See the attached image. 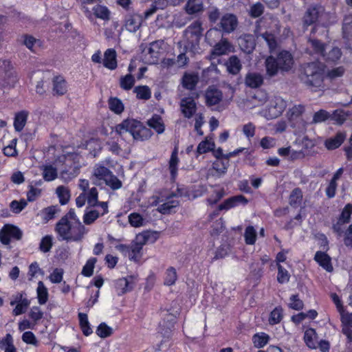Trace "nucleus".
Returning a JSON list of instances; mask_svg holds the SVG:
<instances>
[{"instance_id":"nucleus-1","label":"nucleus","mask_w":352,"mask_h":352,"mask_svg":"<svg viewBox=\"0 0 352 352\" xmlns=\"http://www.w3.org/2000/svg\"><path fill=\"white\" fill-rule=\"evenodd\" d=\"M298 78L302 84L311 91L325 89V65L319 61L305 63L300 66Z\"/></svg>"},{"instance_id":"nucleus-2","label":"nucleus","mask_w":352,"mask_h":352,"mask_svg":"<svg viewBox=\"0 0 352 352\" xmlns=\"http://www.w3.org/2000/svg\"><path fill=\"white\" fill-rule=\"evenodd\" d=\"M55 230L61 239L67 241H80L86 233L85 227L72 208L56 223Z\"/></svg>"},{"instance_id":"nucleus-3","label":"nucleus","mask_w":352,"mask_h":352,"mask_svg":"<svg viewBox=\"0 0 352 352\" xmlns=\"http://www.w3.org/2000/svg\"><path fill=\"white\" fill-rule=\"evenodd\" d=\"M294 63V57L288 51L283 50L276 56L271 55L265 61L266 75L269 77H274L278 72H289L292 69Z\"/></svg>"},{"instance_id":"nucleus-4","label":"nucleus","mask_w":352,"mask_h":352,"mask_svg":"<svg viewBox=\"0 0 352 352\" xmlns=\"http://www.w3.org/2000/svg\"><path fill=\"white\" fill-rule=\"evenodd\" d=\"M116 132L120 135L129 132L133 136V140L136 141L147 140L153 134L149 128L145 126L140 121L133 118L125 119L117 124Z\"/></svg>"},{"instance_id":"nucleus-5","label":"nucleus","mask_w":352,"mask_h":352,"mask_svg":"<svg viewBox=\"0 0 352 352\" xmlns=\"http://www.w3.org/2000/svg\"><path fill=\"white\" fill-rule=\"evenodd\" d=\"M202 32L201 23L199 21H197L190 24L184 31V37L187 41L186 47L196 50L199 47Z\"/></svg>"},{"instance_id":"nucleus-6","label":"nucleus","mask_w":352,"mask_h":352,"mask_svg":"<svg viewBox=\"0 0 352 352\" xmlns=\"http://www.w3.org/2000/svg\"><path fill=\"white\" fill-rule=\"evenodd\" d=\"M287 107V102L280 96H274L264 111V116L267 120H272L280 116Z\"/></svg>"},{"instance_id":"nucleus-7","label":"nucleus","mask_w":352,"mask_h":352,"mask_svg":"<svg viewBox=\"0 0 352 352\" xmlns=\"http://www.w3.org/2000/svg\"><path fill=\"white\" fill-rule=\"evenodd\" d=\"M162 320L160 322L158 331L164 338L169 339L176 322L177 314L165 310L162 311Z\"/></svg>"},{"instance_id":"nucleus-8","label":"nucleus","mask_w":352,"mask_h":352,"mask_svg":"<svg viewBox=\"0 0 352 352\" xmlns=\"http://www.w3.org/2000/svg\"><path fill=\"white\" fill-rule=\"evenodd\" d=\"M324 13V8L318 4L309 6L302 17L304 26H309L319 21Z\"/></svg>"},{"instance_id":"nucleus-9","label":"nucleus","mask_w":352,"mask_h":352,"mask_svg":"<svg viewBox=\"0 0 352 352\" xmlns=\"http://www.w3.org/2000/svg\"><path fill=\"white\" fill-rule=\"evenodd\" d=\"M22 236V231L14 225L6 224L0 230V241L3 245H9L11 238L20 240Z\"/></svg>"},{"instance_id":"nucleus-10","label":"nucleus","mask_w":352,"mask_h":352,"mask_svg":"<svg viewBox=\"0 0 352 352\" xmlns=\"http://www.w3.org/2000/svg\"><path fill=\"white\" fill-rule=\"evenodd\" d=\"M210 58L214 59L217 57L226 55L230 52H234V48L232 44L228 38H223L219 42L212 45Z\"/></svg>"},{"instance_id":"nucleus-11","label":"nucleus","mask_w":352,"mask_h":352,"mask_svg":"<svg viewBox=\"0 0 352 352\" xmlns=\"http://www.w3.org/2000/svg\"><path fill=\"white\" fill-rule=\"evenodd\" d=\"M136 280L134 276L119 278L115 282V287L118 295H122L133 289Z\"/></svg>"},{"instance_id":"nucleus-12","label":"nucleus","mask_w":352,"mask_h":352,"mask_svg":"<svg viewBox=\"0 0 352 352\" xmlns=\"http://www.w3.org/2000/svg\"><path fill=\"white\" fill-rule=\"evenodd\" d=\"M180 109L186 118H191L197 111V104L192 97H186L180 101Z\"/></svg>"},{"instance_id":"nucleus-13","label":"nucleus","mask_w":352,"mask_h":352,"mask_svg":"<svg viewBox=\"0 0 352 352\" xmlns=\"http://www.w3.org/2000/svg\"><path fill=\"white\" fill-rule=\"evenodd\" d=\"M238 25L236 16L233 14H224L220 21V28L226 33L233 32Z\"/></svg>"},{"instance_id":"nucleus-14","label":"nucleus","mask_w":352,"mask_h":352,"mask_svg":"<svg viewBox=\"0 0 352 352\" xmlns=\"http://www.w3.org/2000/svg\"><path fill=\"white\" fill-rule=\"evenodd\" d=\"M263 82V76L258 72H249L245 76L244 83L248 87L256 89L260 87Z\"/></svg>"},{"instance_id":"nucleus-15","label":"nucleus","mask_w":352,"mask_h":352,"mask_svg":"<svg viewBox=\"0 0 352 352\" xmlns=\"http://www.w3.org/2000/svg\"><path fill=\"white\" fill-rule=\"evenodd\" d=\"M163 41H156L150 44L148 49V54L150 55V59L148 60L150 64L157 63L160 55L163 53Z\"/></svg>"},{"instance_id":"nucleus-16","label":"nucleus","mask_w":352,"mask_h":352,"mask_svg":"<svg viewBox=\"0 0 352 352\" xmlns=\"http://www.w3.org/2000/svg\"><path fill=\"white\" fill-rule=\"evenodd\" d=\"M179 201L175 194H171L166 198L165 202L160 204L157 210L163 214H170L173 212V209L178 207Z\"/></svg>"},{"instance_id":"nucleus-17","label":"nucleus","mask_w":352,"mask_h":352,"mask_svg":"<svg viewBox=\"0 0 352 352\" xmlns=\"http://www.w3.org/2000/svg\"><path fill=\"white\" fill-rule=\"evenodd\" d=\"M206 104L208 107L219 104L223 98L221 91L214 87H209L205 94Z\"/></svg>"},{"instance_id":"nucleus-18","label":"nucleus","mask_w":352,"mask_h":352,"mask_svg":"<svg viewBox=\"0 0 352 352\" xmlns=\"http://www.w3.org/2000/svg\"><path fill=\"white\" fill-rule=\"evenodd\" d=\"M248 202V199L243 195H239L226 199L222 204L219 205L218 209L219 210H228L239 204L245 205Z\"/></svg>"},{"instance_id":"nucleus-19","label":"nucleus","mask_w":352,"mask_h":352,"mask_svg":"<svg viewBox=\"0 0 352 352\" xmlns=\"http://www.w3.org/2000/svg\"><path fill=\"white\" fill-rule=\"evenodd\" d=\"M314 261L328 272H331L333 267L331 263V258L325 252L317 251L315 254Z\"/></svg>"},{"instance_id":"nucleus-20","label":"nucleus","mask_w":352,"mask_h":352,"mask_svg":"<svg viewBox=\"0 0 352 352\" xmlns=\"http://www.w3.org/2000/svg\"><path fill=\"white\" fill-rule=\"evenodd\" d=\"M346 133L343 131L338 132L335 136L329 138L324 141V146L328 150L338 148L344 142Z\"/></svg>"},{"instance_id":"nucleus-21","label":"nucleus","mask_w":352,"mask_h":352,"mask_svg":"<svg viewBox=\"0 0 352 352\" xmlns=\"http://www.w3.org/2000/svg\"><path fill=\"white\" fill-rule=\"evenodd\" d=\"M52 93L54 96H63L67 91V84L61 76H55L52 80Z\"/></svg>"},{"instance_id":"nucleus-22","label":"nucleus","mask_w":352,"mask_h":352,"mask_svg":"<svg viewBox=\"0 0 352 352\" xmlns=\"http://www.w3.org/2000/svg\"><path fill=\"white\" fill-rule=\"evenodd\" d=\"M142 23L141 15L137 14L129 15L125 21V28L131 32H135L140 28Z\"/></svg>"},{"instance_id":"nucleus-23","label":"nucleus","mask_w":352,"mask_h":352,"mask_svg":"<svg viewBox=\"0 0 352 352\" xmlns=\"http://www.w3.org/2000/svg\"><path fill=\"white\" fill-rule=\"evenodd\" d=\"M116 52L114 49H107L104 54L103 65L111 70L117 67Z\"/></svg>"},{"instance_id":"nucleus-24","label":"nucleus","mask_w":352,"mask_h":352,"mask_svg":"<svg viewBox=\"0 0 352 352\" xmlns=\"http://www.w3.org/2000/svg\"><path fill=\"white\" fill-rule=\"evenodd\" d=\"M199 82V76L196 74L185 73L182 77V83L184 88L193 90Z\"/></svg>"},{"instance_id":"nucleus-25","label":"nucleus","mask_w":352,"mask_h":352,"mask_svg":"<svg viewBox=\"0 0 352 352\" xmlns=\"http://www.w3.org/2000/svg\"><path fill=\"white\" fill-rule=\"evenodd\" d=\"M112 172L107 167L102 165H96L94 169L92 179L94 184L98 185V184L95 179L104 180Z\"/></svg>"},{"instance_id":"nucleus-26","label":"nucleus","mask_w":352,"mask_h":352,"mask_svg":"<svg viewBox=\"0 0 352 352\" xmlns=\"http://www.w3.org/2000/svg\"><path fill=\"white\" fill-rule=\"evenodd\" d=\"M226 65L228 72L233 75L237 74L242 68L239 58L235 55L231 56L229 58Z\"/></svg>"},{"instance_id":"nucleus-27","label":"nucleus","mask_w":352,"mask_h":352,"mask_svg":"<svg viewBox=\"0 0 352 352\" xmlns=\"http://www.w3.org/2000/svg\"><path fill=\"white\" fill-rule=\"evenodd\" d=\"M223 34L220 30L217 28H211L207 31L206 34V41L210 46H212L216 43L222 39Z\"/></svg>"},{"instance_id":"nucleus-28","label":"nucleus","mask_w":352,"mask_h":352,"mask_svg":"<svg viewBox=\"0 0 352 352\" xmlns=\"http://www.w3.org/2000/svg\"><path fill=\"white\" fill-rule=\"evenodd\" d=\"M28 113L26 111H21L15 114L14 127L16 131H21L27 122Z\"/></svg>"},{"instance_id":"nucleus-29","label":"nucleus","mask_w":352,"mask_h":352,"mask_svg":"<svg viewBox=\"0 0 352 352\" xmlns=\"http://www.w3.org/2000/svg\"><path fill=\"white\" fill-rule=\"evenodd\" d=\"M302 201V192L300 188H294L289 197V205L293 208H298L300 206Z\"/></svg>"},{"instance_id":"nucleus-30","label":"nucleus","mask_w":352,"mask_h":352,"mask_svg":"<svg viewBox=\"0 0 352 352\" xmlns=\"http://www.w3.org/2000/svg\"><path fill=\"white\" fill-rule=\"evenodd\" d=\"M78 319L80 327L83 334L86 336L91 335L93 333V331L89 322L87 314L84 313H79Z\"/></svg>"},{"instance_id":"nucleus-31","label":"nucleus","mask_w":352,"mask_h":352,"mask_svg":"<svg viewBox=\"0 0 352 352\" xmlns=\"http://www.w3.org/2000/svg\"><path fill=\"white\" fill-rule=\"evenodd\" d=\"M0 349L4 350V352H17L16 349L13 344L12 336L8 333L0 340Z\"/></svg>"},{"instance_id":"nucleus-32","label":"nucleus","mask_w":352,"mask_h":352,"mask_svg":"<svg viewBox=\"0 0 352 352\" xmlns=\"http://www.w3.org/2000/svg\"><path fill=\"white\" fill-rule=\"evenodd\" d=\"M203 3L201 0H188L186 4V11L188 14H193L202 11Z\"/></svg>"},{"instance_id":"nucleus-33","label":"nucleus","mask_w":352,"mask_h":352,"mask_svg":"<svg viewBox=\"0 0 352 352\" xmlns=\"http://www.w3.org/2000/svg\"><path fill=\"white\" fill-rule=\"evenodd\" d=\"M316 333L314 329L309 328L305 331L304 340L310 349L316 348Z\"/></svg>"},{"instance_id":"nucleus-34","label":"nucleus","mask_w":352,"mask_h":352,"mask_svg":"<svg viewBox=\"0 0 352 352\" xmlns=\"http://www.w3.org/2000/svg\"><path fill=\"white\" fill-rule=\"evenodd\" d=\"M154 233L146 231L138 234L134 241L143 247L147 243H153L155 241V239H152Z\"/></svg>"},{"instance_id":"nucleus-35","label":"nucleus","mask_w":352,"mask_h":352,"mask_svg":"<svg viewBox=\"0 0 352 352\" xmlns=\"http://www.w3.org/2000/svg\"><path fill=\"white\" fill-rule=\"evenodd\" d=\"M36 292L38 303L40 305L45 304L48 300V292L42 281L38 283Z\"/></svg>"},{"instance_id":"nucleus-36","label":"nucleus","mask_w":352,"mask_h":352,"mask_svg":"<svg viewBox=\"0 0 352 352\" xmlns=\"http://www.w3.org/2000/svg\"><path fill=\"white\" fill-rule=\"evenodd\" d=\"M270 337L265 333H256L252 337L254 346L256 348H262L266 345L269 341Z\"/></svg>"},{"instance_id":"nucleus-37","label":"nucleus","mask_w":352,"mask_h":352,"mask_svg":"<svg viewBox=\"0 0 352 352\" xmlns=\"http://www.w3.org/2000/svg\"><path fill=\"white\" fill-rule=\"evenodd\" d=\"M133 91L138 99L147 100L151 97V91L146 85L135 87Z\"/></svg>"},{"instance_id":"nucleus-38","label":"nucleus","mask_w":352,"mask_h":352,"mask_svg":"<svg viewBox=\"0 0 352 352\" xmlns=\"http://www.w3.org/2000/svg\"><path fill=\"white\" fill-rule=\"evenodd\" d=\"M309 43L311 47L313 48L315 54L321 56L322 57H325V47L324 43L321 42L318 39H309Z\"/></svg>"},{"instance_id":"nucleus-39","label":"nucleus","mask_w":352,"mask_h":352,"mask_svg":"<svg viewBox=\"0 0 352 352\" xmlns=\"http://www.w3.org/2000/svg\"><path fill=\"white\" fill-rule=\"evenodd\" d=\"M230 165L229 162L222 160H216L212 163V168L217 172L219 176L224 175Z\"/></svg>"},{"instance_id":"nucleus-40","label":"nucleus","mask_w":352,"mask_h":352,"mask_svg":"<svg viewBox=\"0 0 352 352\" xmlns=\"http://www.w3.org/2000/svg\"><path fill=\"white\" fill-rule=\"evenodd\" d=\"M215 144L213 142L206 139L204 141H201L197 146V156L201 154L206 153L209 151H211L214 148Z\"/></svg>"},{"instance_id":"nucleus-41","label":"nucleus","mask_w":352,"mask_h":352,"mask_svg":"<svg viewBox=\"0 0 352 352\" xmlns=\"http://www.w3.org/2000/svg\"><path fill=\"white\" fill-rule=\"evenodd\" d=\"M129 258L134 261H138L142 256V250L143 247L133 241L131 245H129Z\"/></svg>"},{"instance_id":"nucleus-42","label":"nucleus","mask_w":352,"mask_h":352,"mask_svg":"<svg viewBox=\"0 0 352 352\" xmlns=\"http://www.w3.org/2000/svg\"><path fill=\"white\" fill-rule=\"evenodd\" d=\"M349 116L348 111H344L341 109L335 110L332 114H330V119L335 121L338 124H342L347 119Z\"/></svg>"},{"instance_id":"nucleus-43","label":"nucleus","mask_w":352,"mask_h":352,"mask_svg":"<svg viewBox=\"0 0 352 352\" xmlns=\"http://www.w3.org/2000/svg\"><path fill=\"white\" fill-rule=\"evenodd\" d=\"M352 214V204H347L343 208L339 217L338 224L348 223L351 221V215Z\"/></svg>"},{"instance_id":"nucleus-44","label":"nucleus","mask_w":352,"mask_h":352,"mask_svg":"<svg viewBox=\"0 0 352 352\" xmlns=\"http://www.w3.org/2000/svg\"><path fill=\"white\" fill-rule=\"evenodd\" d=\"M135 78L131 74L121 76L120 86L124 90H130L135 84Z\"/></svg>"},{"instance_id":"nucleus-45","label":"nucleus","mask_w":352,"mask_h":352,"mask_svg":"<svg viewBox=\"0 0 352 352\" xmlns=\"http://www.w3.org/2000/svg\"><path fill=\"white\" fill-rule=\"evenodd\" d=\"M93 12L94 15L99 19H103V20H109V15L110 12L109 9L104 6L101 5H96L93 8Z\"/></svg>"},{"instance_id":"nucleus-46","label":"nucleus","mask_w":352,"mask_h":352,"mask_svg":"<svg viewBox=\"0 0 352 352\" xmlns=\"http://www.w3.org/2000/svg\"><path fill=\"white\" fill-rule=\"evenodd\" d=\"M43 177L47 182L54 180L57 177V170L52 165L45 166L43 168Z\"/></svg>"},{"instance_id":"nucleus-47","label":"nucleus","mask_w":352,"mask_h":352,"mask_svg":"<svg viewBox=\"0 0 352 352\" xmlns=\"http://www.w3.org/2000/svg\"><path fill=\"white\" fill-rule=\"evenodd\" d=\"M56 194L59 198V202L61 205L66 204L70 198L69 190L63 186H59L56 188Z\"/></svg>"},{"instance_id":"nucleus-48","label":"nucleus","mask_w":352,"mask_h":352,"mask_svg":"<svg viewBox=\"0 0 352 352\" xmlns=\"http://www.w3.org/2000/svg\"><path fill=\"white\" fill-rule=\"evenodd\" d=\"M104 181L107 186L114 190L120 189L122 186V182L112 173Z\"/></svg>"},{"instance_id":"nucleus-49","label":"nucleus","mask_w":352,"mask_h":352,"mask_svg":"<svg viewBox=\"0 0 352 352\" xmlns=\"http://www.w3.org/2000/svg\"><path fill=\"white\" fill-rule=\"evenodd\" d=\"M305 111V107L302 104L294 105L287 111V116L289 120H294L299 118Z\"/></svg>"},{"instance_id":"nucleus-50","label":"nucleus","mask_w":352,"mask_h":352,"mask_svg":"<svg viewBox=\"0 0 352 352\" xmlns=\"http://www.w3.org/2000/svg\"><path fill=\"white\" fill-rule=\"evenodd\" d=\"M179 162V159L177 157V151L175 149L171 154L170 159L169 161V170L170 172L171 177L173 178L175 177L177 173V164Z\"/></svg>"},{"instance_id":"nucleus-51","label":"nucleus","mask_w":352,"mask_h":352,"mask_svg":"<svg viewBox=\"0 0 352 352\" xmlns=\"http://www.w3.org/2000/svg\"><path fill=\"white\" fill-rule=\"evenodd\" d=\"M244 238L247 244L253 245L255 243L256 239V232L253 226H249L245 228Z\"/></svg>"},{"instance_id":"nucleus-52","label":"nucleus","mask_w":352,"mask_h":352,"mask_svg":"<svg viewBox=\"0 0 352 352\" xmlns=\"http://www.w3.org/2000/svg\"><path fill=\"white\" fill-rule=\"evenodd\" d=\"M109 107L117 114L121 113L124 111V105L122 101L117 98H111L109 100Z\"/></svg>"},{"instance_id":"nucleus-53","label":"nucleus","mask_w":352,"mask_h":352,"mask_svg":"<svg viewBox=\"0 0 352 352\" xmlns=\"http://www.w3.org/2000/svg\"><path fill=\"white\" fill-rule=\"evenodd\" d=\"M86 196H87V204L90 207L97 206L99 201L98 200V190L96 189V188H95V187L91 188L89 190L87 194H86Z\"/></svg>"},{"instance_id":"nucleus-54","label":"nucleus","mask_w":352,"mask_h":352,"mask_svg":"<svg viewBox=\"0 0 352 352\" xmlns=\"http://www.w3.org/2000/svg\"><path fill=\"white\" fill-rule=\"evenodd\" d=\"M268 96L266 91L263 90H258L252 97V101L256 105H263L267 100Z\"/></svg>"},{"instance_id":"nucleus-55","label":"nucleus","mask_w":352,"mask_h":352,"mask_svg":"<svg viewBox=\"0 0 352 352\" xmlns=\"http://www.w3.org/2000/svg\"><path fill=\"white\" fill-rule=\"evenodd\" d=\"M283 318V309L281 307H276L270 314L269 318L270 324H276L279 323Z\"/></svg>"},{"instance_id":"nucleus-56","label":"nucleus","mask_w":352,"mask_h":352,"mask_svg":"<svg viewBox=\"0 0 352 352\" xmlns=\"http://www.w3.org/2000/svg\"><path fill=\"white\" fill-rule=\"evenodd\" d=\"M264 9V6L261 3L257 2L250 6L249 14L252 18L259 17L263 14Z\"/></svg>"},{"instance_id":"nucleus-57","label":"nucleus","mask_w":352,"mask_h":352,"mask_svg":"<svg viewBox=\"0 0 352 352\" xmlns=\"http://www.w3.org/2000/svg\"><path fill=\"white\" fill-rule=\"evenodd\" d=\"M100 216L101 213L97 210H91L86 212L83 216V221L86 225L93 223Z\"/></svg>"},{"instance_id":"nucleus-58","label":"nucleus","mask_w":352,"mask_h":352,"mask_svg":"<svg viewBox=\"0 0 352 352\" xmlns=\"http://www.w3.org/2000/svg\"><path fill=\"white\" fill-rule=\"evenodd\" d=\"M148 125L156 131L159 134L162 133L164 131L165 127L164 124L161 121L160 118H152L148 120Z\"/></svg>"},{"instance_id":"nucleus-59","label":"nucleus","mask_w":352,"mask_h":352,"mask_svg":"<svg viewBox=\"0 0 352 352\" xmlns=\"http://www.w3.org/2000/svg\"><path fill=\"white\" fill-rule=\"evenodd\" d=\"M96 333L99 337L105 338L109 337L113 333V329L106 323L102 322L98 327L96 329Z\"/></svg>"},{"instance_id":"nucleus-60","label":"nucleus","mask_w":352,"mask_h":352,"mask_svg":"<svg viewBox=\"0 0 352 352\" xmlns=\"http://www.w3.org/2000/svg\"><path fill=\"white\" fill-rule=\"evenodd\" d=\"M177 279L176 270L173 267H170L166 272L164 284L166 285H174Z\"/></svg>"},{"instance_id":"nucleus-61","label":"nucleus","mask_w":352,"mask_h":352,"mask_svg":"<svg viewBox=\"0 0 352 352\" xmlns=\"http://www.w3.org/2000/svg\"><path fill=\"white\" fill-rule=\"evenodd\" d=\"M97 261L96 258H89L86 264L83 266L81 274L87 277L92 276L94 269V265Z\"/></svg>"},{"instance_id":"nucleus-62","label":"nucleus","mask_w":352,"mask_h":352,"mask_svg":"<svg viewBox=\"0 0 352 352\" xmlns=\"http://www.w3.org/2000/svg\"><path fill=\"white\" fill-rule=\"evenodd\" d=\"M290 302L288 306L290 309L300 311L303 309L304 303L302 300L299 298L298 294H293L289 298Z\"/></svg>"},{"instance_id":"nucleus-63","label":"nucleus","mask_w":352,"mask_h":352,"mask_svg":"<svg viewBox=\"0 0 352 352\" xmlns=\"http://www.w3.org/2000/svg\"><path fill=\"white\" fill-rule=\"evenodd\" d=\"M342 52L340 48L333 47L327 54L325 53V57H322L327 61L336 62L341 57Z\"/></svg>"},{"instance_id":"nucleus-64","label":"nucleus","mask_w":352,"mask_h":352,"mask_svg":"<svg viewBox=\"0 0 352 352\" xmlns=\"http://www.w3.org/2000/svg\"><path fill=\"white\" fill-rule=\"evenodd\" d=\"M59 211L57 206H51L47 208H44L42 210V214L43 215V219L45 221H48L54 218L55 214Z\"/></svg>"}]
</instances>
